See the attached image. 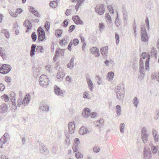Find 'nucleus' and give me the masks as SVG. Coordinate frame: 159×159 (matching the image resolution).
<instances>
[{
  "mask_svg": "<svg viewBox=\"0 0 159 159\" xmlns=\"http://www.w3.org/2000/svg\"><path fill=\"white\" fill-rule=\"evenodd\" d=\"M74 66L73 60L71 59L70 62L68 64L67 66L70 69L72 68Z\"/></svg>",
  "mask_w": 159,
  "mask_h": 159,
  "instance_id": "a19ab883",
  "label": "nucleus"
},
{
  "mask_svg": "<svg viewBox=\"0 0 159 159\" xmlns=\"http://www.w3.org/2000/svg\"><path fill=\"white\" fill-rule=\"evenodd\" d=\"M100 150V149L97 147H95L93 148V151L95 153L98 152Z\"/></svg>",
  "mask_w": 159,
  "mask_h": 159,
  "instance_id": "8fccbe9b",
  "label": "nucleus"
},
{
  "mask_svg": "<svg viewBox=\"0 0 159 159\" xmlns=\"http://www.w3.org/2000/svg\"><path fill=\"white\" fill-rule=\"evenodd\" d=\"M143 156L144 159H150L152 157L151 153L150 151L145 148L143 150Z\"/></svg>",
  "mask_w": 159,
  "mask_h": 159,
  "instance_id": "f8f14e48",
  "label": "nucleus"
},
{
  "mask_svg": "<svg viewBox=\"0 0 159 159\" xmlns=\"http://www.w3.org/2000/svg\"><path fill=\"white\" fill-rule=\"evenodd\" d=\"M141 39L143 41L146 42L148 41V36L147 34L146 30L145 27H141Z\"/></svg>",
  "mask_w": 159,
  "mask_h": 159,
  "instance_id": "39448f33",
  "label": "nucleus"
},
{
  "mask_svg": "<svg viewBox=\"0 0 159 159\" xmlns=\"http://www.w3.org/2000/svg\"><path fill=\"white\" fill-rule=\"evenodd\" d=\"M10 65L6 64H3L0 66V73L3 74H5L8 73L11 70Z\"/></svg>",
  "mask_w": 159,
  "mask_h": 159,
  "instance_id": "f03ea898",
  "label": "nucleus"
},
{
  "mask_svg": "<svg viewBox=\"0 0 159 159\" xmlns=\"http://www.w3.org/2000/svg\"><path fill=\"white\" fill-rule=\"evenodd\" d=\"M39 83L41 86H47L49 83V80L48 76L45 75H42L40 77Z\"/></svg>",
  "mask_w": 159,
  "mask_h": 159,
  "instance_id": "f257e3e1",
  "label": "nucleus"
},
{
  "mask_svg": "<svg viewBox=\"0 0 159 159\" xmlns=\"http://www.w3.org/2000/svg\"><path fill=\"white\" fill-rule=\"evenodd\" d=\"M66 80L69 82H71L72 80L71 77L70 76H67L66 78Z\"/></svg>",
  "mask_w": 159,
  "mask_h": 159,
  "instance_id": "e2e57ef3",
  "label": "nucleus"
},
{
  "mask_svg": "<svg viewBox=\"0 0 159 159\" xmlns=\"http://www.w3.org/2000/svg\"><path fill=\"white\" fill-rule=\"evenodd\" d=\"M125 125L124 123H121L120 124L119 127L120 132L121 133H123L125 130Z\"/></svg>",
  "mask_w": 159,
  "mask_h": 159,
  "instance_id": "c9c22d12",
  "label": "nucleus"
},
{
  "mask_svg": "<svg viewBox=\"0 0 159 159\" xmlns=\"http://www.w3.org/2000/svg\"><path fill=\"white\" fill-rule=\"evenodd\" d=\"M90 52L92 54H95L96 57L100 56L99 49L96 47H93L90 49Z\"/></svg>",
  "mask_w": 159,
  "mask_h": 159,
  "instance_id": "9b49d317",
  "label": "nucleus"
},
{
  "mask_svg": "<svg viewBox=\"0 0 159 159\" xmlns=\"http://www.w3.org/2000/svg\"><path fill=\"white\" fill-rule=\"evenodd\" d=\"M83 97L84 98H87L88 99H89V94L88 93L85 92L83 94Z\"/></svg>",
  "mask_w": 159,
  "mask_h": 159,
  "instance_id": "bf43d9fd",
  "label": "nucleus"
},
{
  "mask_svg": "<svg viewBox=\"0 0 159 159\" xmlns=\"http://www.w3.org/2000/svg\"><path fill=\"white\" fill-rule=\"evenodd\" d=\"M149 58H147L146 60V61L145 63V69L147 70H148L149 69Z\"/></svg>",
  "mask_w": 159,
  "mask_h": 159,
  "instance_id": "37998d69",
  "label": "nucleus"
},
{
  "mask_svg": "<svg viewBox=\"0 0 159 159\" xmlns=\"http://www.w3.org/2000/svg\"><path fill=\"white\" fill-rule=\"evenodd\" d=\"M64 54V50L63 49H58L56 51V54L53 58L54 61L57 60L58 57L62 56Z\"/></svg>",
  "mask_w": 159,
  "mask_h": 159,
  "instance_id": "0eeeda50",
  "label": "nucleus"
},
{
  "mask_svg": "<svg viewBox=\"0 0 159 159\" xmlns=\"http://www.w3.org/2000/svg\"><path fill=\"white\" fill-rule=\"evenodd\" d=\"M4 32L5 36L7 38H8L10 36V34L9 32L6 30H5Z\"/></svg>",
  "mask_w": 159,
  "mask_h": 159,
  "instance_id": "052dcab7",
  "label": "nucleus"
},
{
  "mask_svg": "<svg viewBox=\"0 0 159 159\" xmlns=\"http://www.w3.org/2000/svg\"><path fill=\"white\" fill-rule=\"evenodd\" d=\"M87 82L89 88L90 89H93V86L91 80L89 79H87Z\"/></svg>",
  "mask_w": 159,
  "mask_h": 159,
  "instance_id": "2f4dec72",
  "label": "nucleus"
},
{
  "mask_svg": "<svg viewBox=\"0 0 159 159\" xmlns=\"http://www.w3.org/2000/svg\"><path fill=\"white\" fill-rule=\"evenodd\" d=\"M38 35V40L39 41H43L45 39V34L44 30L41 27H39L37 29Z\"/></svg>",
  "mask_w": 159,
  "mask_h": 159,
  "instance_id": "7ed1b4c3",
  "label": "nucleus"
},
{
  "mask_svg": "<svg viewBox=\"0 0 159 159\" xmlns=\"http://www.w3.org/2000/svg\"><path fill=\"white\" fill-rule=\"evenodd\" d=\"M31 37L33 41L35 42L37 39V35L35 32H33L32 34Z\"/></svg>",
  "mask_w": 159,
  "mask_h": 159,
  "instance_id": "49530a36",
  "label": "nucleus"
},
{
  "mask_svg": "<svg viewBox=\"0 0 159 159\" xmlns=\"http://www.w3.org/2000/svg\"><path fill=\"white\" fill-rule=\"evenodd\" d=\"M151 149L153 153L156 154L157 152L158 148L157 147L152 145L151 148Z\"/></svg>",
  "mask_w": 159,
  "mask_h": 159,
  "instance_id": "58836bf2",
  "label": "nucleus"
},
{
  "mask_svg": "<svg viewBox=\"0 0 159 159\" xmlns=\"http://www.w3.org/2000/svg\"><path fill=\"white\" fill-rule=\"evenodd\" d=\"M107 8L109 10V11L110 13H113L114 12V10L113 9L111 5H108L107 6Z\"/></svg>",
  "mask_w": 159,
  "mask_h": 159,
  "instance_id": "c03bdc74",
  "label": "nucleus"
},
{
  "mask_svg": "<svg viewBox=\"0 0 159 159\" xmlns=\"http://www.w3.org/2000/svg\"><path fill=\"white\" fill-rule=\"evenodd\" d=\"M85 0H78L75 6V8L77 11H78L79 8L81 6L83 2Z\"/></svg>",
  "mask_w": 159,
  "mask_h": 159,
  "instance_id": "4be33fe9",
  "label": "nucleus"
},
{
  "mask_svg": "<svg viewBox=\"0 0 159 159\" xmlns=\"http://www.w3.org/2000/svg\"><path fill=\"white\" fill-rule=\"evenodd\" d=\"M1 98L2 99H3L6 102H8L10 99V98L8 96L5 94L2 95L1 97Z\"/></svg>",
  "mask_w": 159,
  "mask_h": 159,
  "instance_id": "e433bc0d",
  "label": "nucleus"
},
{
  "mask_svg": "<svg viewBox=\"0 0 159 159\" xmlns=\"http://www.w3.org/2000/svg\"><path fill=\"white\" fill-rule=\"evenodd\" d=\"M75 144L74 145H78L80 143V140L78 139L75 138L74 140Z\"/></svg>",
  "mask_w": 159,
  "mask_h": 159,
  "instance_id": "0e129e2a",
  "label": "nucleus"
},
{
  "mask_svg": "<svg viewBox=\"0 0 159 159\" xmlns=\"http://www.w3.org/2000/svg\"><path fill=\"white\" fill-rule=\"evenodd\" d=\"M68 125L69 132L70 134L73 133L75 128L74 122H70L68 123Z\"/></svg>",
  "mask_w": 159,
  "mask_h": 159,
  "instance_id": "ddd939ff",
  "label": "nucleus"
},
{
  "mask_svg": "<svg viewBox=\"0 0 159 159\" xmlns=\"http://www.w3.org/2000/svg\"><path fill=\"white\" fill-rule=\"evenodd\" d=\"M114 74L113 72H109L107 75L108 79V80H111L113 79Z\"/></svg>",
  "mask_w": 159,
  "mask_h": 159,
  "instance_id": "473e14b6",
  "label": "nucleus"
},
{
  "mask_svg": "<svg viewBox=\"0 0 159 159\" xmlns=\"http://www.w3.org/2000/svg\"><path fill=\"white\" fill-rule=\"evenodd\" d=\"M24 25L25 27L27 28V30L26 31V32H27L29 30L31 29L32 27L31 23L28 20H27L25 21Z\"/></svg>",
  "mask_w": 159,
  "mask_h": 159,
  "instance_id": "f3484780",
  "label": "nucleus"
},
{
  "mask_svg": "<svg viewBox=\"0 0 159 159\" xmlns=\"http://www.w3.org/2000/svg\"><path fill=\"white\" fill-rule=\"evenodd\" d=\"M71 10L70 9H67L66 10L65 14L67 16H69L71 13Z\"/></svg>",
  "mask_w": 159,
  "mask_h": 159,
  "instance_id": "338daca9",
  "label": "nucleus"
},
{
  "mask_svg": "<svg viewBox=\"0 0 159 159\" xmlns=\"http://www.w3.org/2000/svg\"><path fill=\"white\" fill-rule=\"evenodd\" d=\"M62 33V31L60 29L56 30L55 31V34L57 37H60Z\"/></svg>",
  "mask_w": 159,
  "mask_h": 159,
  "instance_id": "7c9ffc66",
  "label": "nucleus"
},
{
  "mask_svg": "<svg viewBox=\"0 0 159 159\" xmlns=\"http://www.w3.org/2000/svg\"><path fill=\"white\" fill-rule=\"evenodd\" d=\"M59 44L62 46L66 44V40L65 38H63L59 41Z\"/></svg>",
  "mask_w": 159,
  "mask_h": 159,
  "instance_id": "ea45409f",
  "label": "nucleus"
},
{
  "mask_svg": "<svg viewBox=\"0 0 159 159\" xmlns=\"http://www.w3.org/2000/svg\"><path fill=\"white\" fill-rule=\"evenodd\" d=\"M139 102V100L138 99V98L136 97H135L133 99V103L136 107H137L138 105Z\"/></svg>",
  "mask_w": 159,
  "mask_h": 159,
  "instance_id": "cd10ccee",
  "label": "nucleus"
},
{
  "mask_svg": "<svg viewBox=\"0 0 159 159\" xmlns=\"http://www.w3.org/2000/svg\"><path fill=\"white\" fill-rule=\"evenodd\" d=\"M9 13L13 17H16L17 16V14L16 13V12H15V13H14L12 11H10Z\"/></svg>",
  "mask_w": 159,
  "mask_h": 159,
  "instance_id": "5fc2aeb1",
  "label": "nucleus"
},
{
  "mask_svg": "<svg viewBox=\"0 0 159 159\" xmlns=\"http://www.w3.org/2000/svg\"><path fill=\"white\" fill-rule=\"evenodd\" d=\"M152 134L154 140L156 142H158L159 137L158 132L155 130L153 129L152 131Z\"/></svg>",
  "mask_w": 159,
  "mask_h": 159,
  "instance_id": "a211bd4d",
  "label": "nucleus"
},
{
  "mask_svg": "<svg viewBox=\"0 0 159 159\" xmlns=\"http://www.w3.org/2000/svg\"><path fill=\"white\" fill-rule=\"evenodd\" d=\"M104 121L103 119H100L99 120L97 121L96 122H94L96 127L97 126L99 127H101L103 125Z\"/></svg>",
  "mask_w": 159,
  "mask_h": 159,
  "instance_id": "5701e85b",
  "label": "nucleus"
},
{
  "mask_svg": "<svg viewBox=\"0 0 159 159\" xmlns=\"http://www.w3.org/2000/svg\"><path fill=\"white\" fill-rule=\"evenodd\" d=\"M4 51L2 48H0V55L2 57L3 59L5 60L6 58V55L4 52Z\"/></svg>",
  "mask_w": 159,
  "mask_h": 159,
  "instance_id": "c85d7f7f",
  "label": "nucleus"
},
{
  "mask_svg": "<svg viewBox=\"0 0 159 159\" xmlns=\"http://www.w3.org/2000/svg\"><path fill=\"white\" fill-rule=\"evenodd\" d=\"M30 99V96L29 94H26L22 100L24 106H26L29 102Z\"/></svg>",
  "mask_w": 159,
  "mask_h": 159,
  "instance_id": "2eb2a0df",
  "label": "nucleus"
},
{
  "mask_svg": "<svg viewBox=\"0 0 159 159\" xmlns=\"http://www.w3.org/2000/svg\"><path fill=\"white\" fill-rule=\"evenodd\" d=\"M90 111L89 108H86L84 109L82 113V116L85 117H88L90 114Z\"/></svg>",
  "mask_w": 159,
  "mask_h": 159,
  "instance_id": "dca6fc26",
  "label": "nucleus"
},
{
  "mask_svg": "<svg viewBox=\"0 0 159 159\" xmlns=\"http://www.w3.org/2000/svg\"><path fill=\"white\" fill-rule=\"evenodd\" d=\"M89 132L88 129L84 127H81L79 131V133L80 134L84 135L86 134Z\"/></svg>",
  "mask_w": 159,
  "mask_h": 159,
  "instance_id": "6ab92c4d",
  "label": "nucleus"
},
{
  "mask_svg": "<svg viewBox=\"0 0 159 159\" xmlns=\"http://www.w3.org/2000/svg\"><path fill=\"white\" fill-rule=\"evenodd\" d=\"M75 26L74 25H71L69 28V32H72L75 28Z\"/></svg>",
  "mask_w": 159,
  "mask_h": 159,
  "instance_id": "864d4df0",
  "label": "nucleus"
},
{
  "mask_svg": "<svg viewBox=\"0 0 159 159\" xmlns=\"http://www.w3.org/2000/svg\"><path fill=\"white\" fill-rule=\"evenodd\" d=\"M140 68L141 70H142L143 68V62L142 61V58H141L140 62Z\"/></svg>",
  "mask_w": 159,
  "mask_h": 159,
  "instance_id": "680f3d73",
  "label": "nucleus"
},
{
  "mask_svg": "<svg viewBox=\"0 0 159 159\" xmlns=\"http://www.w3.org/2000/svg\"><path fill=\"white\" fill-rule=\"evenodd\" d=\"M8 106L5 103H3L0 106V109L2 113H5L7 111Z\"/></svg>",
  "mask_w": 159,
  "mask_h": 159,
  "instance_id": "412c9836",
  "label": "nucleus"
},
{
  "mask_svg": "<svg viewBox=\"0 0 159 159\" xmlns=\"http://www.w3.org/2000/svg\"><path fill=\"white\" fill-rule=\"evenodd\" d=\"M30 12L34 13L35 15L38 16L39 15V14L35 11L34 9L31 7H30L29 8Z\"/></svg>",
  "mask_w": 159,
  "mask_h": 159,
  "instance_id": "72a5a7b5",
  "label": "nucleus"
},
{
  "mask_svg": "<svg viewBox=\"0 0 159 159\" xmlns=\"http://www.w3.org/2000/svg\"><path fill=\"white\" fill-rule=\"evenodd\" d=\"M38 51L39 52H42L43 50V48L41 46H38L37 48Z\"/></svg>",
  "mask_w": 159,
  "mask_h": 159,
  "instance_id": "13d9d810",
  "label": "nucleus"
},
{
  "mask_svg": "<svg viewBox=\"0 0 159 159\" xmlns=\"http://www.w3.org/2000/svg\"><path fill=\"white\" fill-rule=\"evenodd\" d=\"M7 141L6 138L4 136H2L0 139V146L1 148H3L2 144H4Z\"/></svg>",
  "mask_w": 159,
  "mask_h": 159,
  "instance_id": "bb28decb",
  "label": "nucleus"
},
{
  "mask_svg": "<svg viewBox=\"0 0 159 159\" xmlns=\"http://www.w3.org/2000/svg\"><path fill=\"white\" fill-rule=\"evenodd\" d=\"M39 148L40 152L41 153H43L44 152L48 153L49 152L48 150L47 147L42 143H39Z\"/></svg>",
  "mask_w": 159,
  "mask_h": 159,
  "instance_id": "6e6552de",
  "label": "nucleus"
},
{
  "mask_svg": "<svg viewBox=\"0 0 159 159\" xmlns=\"http://www.w3.org/2000/svg\"><path fill=\"white\" fill-rule=\"evenodd\" d=\"M115 38L116 39V44H118L119 42V37L118 35L117 34H115Z\"/></svg>",
  "mask_w": 159,
  "mask_h": 159,
  "instance_id": "4d7b16f0",
  "label": "nucleus"
},
{
  "mask_svg": "<svg viewBox=\"0 0 159 159\" xmlns=\"http://www.w3.org/2000/svg\"><path fill=\"white\" fill-rule=\"evenodd\" d=\"M109 50V48L107 46L102 47L100 49V52L103 56L106 55Z\"/></svg>",
  "mask_w": 159,
  "mask_h": 159,
  "instance_id": "4468645a",
  "label": "nucleus"
},
{
  "mask_svg": "<svg viewBox=\"0 0 159 159\" xmlns=\"http://www.w3.org/2000/svg\"><path fill=\"white\" fill-rule=\"evenodd\" d=\"M39 108L40 110L44 111H48L49 110V107L45 104L40 106Z\"/></svg>",
  "mask_w": 159,
  "mask_h": 159,
  "instance_id": "393cba45",
  "label": "nucleus"
},
{
  "mask_svg": "<svg viewBox=\"0 0 159 159\" xmlns=\"http://www.w3.org/2000/svg\"><path fill=\"white\" fill-rule=\"evenodd\" d=\"M72 148L74 152H77L78 151V145H73Z\"/></svg>",
  "mask_w": 159,
  "mask_h": 159,
  "instance_id": "603ef678",
  "label": "nucleus"
},
{
  "mask_svg": "<svg viewBox=\"0 0 159 159\" xmlns=\"http://www.w3.org/2000/svg\"><path fill=\"white\" fill-rule=\"evenodd\" d=\"M156 116L154 117V118L155 120H157L158 118V117L159 116V111H157L156 113Z\"/></svg>",
  "mask_w": 159,
  "mask_h": 159,
  "instance_id": "774afa93",
  "label": "nucleus"
},
{
  "mask_svg": "<svg viewBox=\"0 0 159 159\" xmlns=\"http://www.w3.org/2000/svg\"><path fill=\"white\" fill-rule=\"evenodd\" d=\"M55 93L58 96H63L65 93V91L63 90H54Z\"/></svg>",
  "mask_w": 159,
  "mask_h": 159,
  "instance_id": "a878e982",
  "label": "nucleus"
},
{
  "mask_svg": "<svg viewBox=\"0 0 159 159\" xmlns=\"http://www.w3.org/2000/svg\"><path fill=\"white\" fill-rule=\"evenodd\" d=\"M66 143L67 145V146L68 147L69 146L70 144V140L69 139V136L67 134H66Z\"/></svg>",
  "mask_w": 159,
  "mask_h": 159,
  "instance_id": "79ce46f5",
  "label": "nucleus"
},
{
  "mask_svg": "<svg viewBox=\"0 0 159 159\" xmlns=\"http://www.w3.org/2000/svg\"><path fill=\"white\" fill-rule=\"evenodd\" d=\"M44 26L46 30L47 31L48 30L50 29V23L48 21H46L45 23Z\"/></svg>",
  "mask_w": 159,
  "mask_h": 159,
  "instance_id": "a18cd8bd",
  "label": "nucleus"
},
{
  "mask_svg": "<svg viewBox=\"0 0 159 159\" xmlns=\"http://www.w3.org/2000/svg\"><path fill=\"white\" fill-rule=\"evenodd\" d=\"M72 20L74 23L77 25H82L83 24V21L78 16H73L72 17Z\"/></svg>",
  "mask_w": 159,
  "mask_h": 159,
  "instance_id": "9d476101",
  "label": "nucleus"
},
{
  "mask_svg": "<svg viewBox=\"0 0 159 159\" xmlns=\"http://www.w3.org/2000/svg\"><path fill=\"white\" fill-rule=\"evenodd\" d=\"M147 129L145 127H143L141 130V136L142 137V139L143 142L145 143L148 141V138L149 135L147 134Z\"/></svg>",
  "mask_w": 159,
  "mask_h": 159,
  "instance_id": "20e7f679",
  "label": "nucleus"
},
{
  "mask_svg": "<svg viewBox=\"0 0 159 159\" xmlns=\"http://www.w3.org/2000/svg\"><path fill=\"white\" fill-rule=\"evenodd\" d=\"M116 112L117 114V116L119 117L120 116L121 114V110L120 106L119 105H117L116 107Z\"/></svg>",
  "mask_w": 159,
  "mask_h": 159,
  "instance_id": "aec40b11",
  "label": "nucleus"
},
{
  "mask_svg": "<svg viewBox=\"0 0 159 159\" xmlns=\"http://www.w3.org/2000/svg\"><path fill=\"white\" fill-rule=\"evenodd\" d=\"M17 103L18 107H20L21 105H23L22 99L21 98L19 99Z\"/></svg>",
  "mask_w": 159,
  "mask_h": 159,
  "instance_id": "09e8293b",
  "label": "nucleus"
},
{
  "mask_svg": "<svg viewBox=\"0 0 159 159\" xmlns=\"http://www.w3.org/2000/svg\"><path fill=\"white\" fill-rule=\"evenodd\" d=\"M117 98L120 100H123L125 96V91L124 90H119L116 92Z\"/></svg>",
  "mask_w": 159,
  "mask_h": 159,
  "instance_id": "1a4fd4ad",
  "label": "nucleus"
},
{
  "mask_svg": "<svg viewBox=\"0 0 159 159\" xmlns=\"http://www.w3.org/2000/svg\"><path fill=\"white\" fill-rule=\"evenodd\" d=\"M142 58L144 59L148 58L150 59L149 55L146 52H143L142 54Z\"/></svg>",
  "mask_w": 159,
  "mask_h": 159,
  "instance_id": "de8ad7c7",
  "label": "nucleus"
},
{
  "mask_svg": "<svg viewBox=\"0 0 159 159\" xmlns=\"http://www.w3.org/2000/svg\"><path fill=\"white\" fill-rule=\"evenodd\" d=\"M50 5L52 8H55L57 6V3L56 1H54L51 2Z\"/></svg>",
  "mask_w": 159,
  "mask_h": 159,
  "instance_id": "4c0bfd02",
  "label": "nucleus"
},
{
  "mask_svg": "<svg viewBox=\"0 0 159 159\" xmlns=\"http://www.w3.org/2000/svg\"><path fill=\"white\" fill-rule=\"evenodd\" d=\"M72 43V44L73 43L75 46H76L78 44L79 42L78 39H75L73 40Z\"/></svg>",
  "mask_w": 159,
  "mask_h": 159,
  "instance_id": "3c124183",
  "label": "nucleus"
},
{
  "mask_svg": "<svg viewBox=\"0 0 159 159\" xmlns=\"http://www.w3.org/2000/svg\"><path fill=\"white\" fill-rule=\"evenodd\" d=\"M82 156L80 153L79 152H78L77 153H76L75 154V156L78 159L81 158Z\"/></svg>",
  "mask_w": 159,
  "mask_h": 159,
  "instance_id": "69168bd1",
  "label": "nucleus"
},
{
  "mask_svg": "<svg viewBox=\"0 0 159 159\" xmlns=\"http://www.w3.org/2000/svg\"><path fill=\"white\" fill-rule=\"evenodd\" d=\"M98 27L99 30H101L103 29L104 27V25L101 22L99 24Z\"/></svg>",
  "mask_w": 159,
  "mask_h": 159,
  "instance_id": "6e6d98bb",
  "label": "nucleus"
},
{
  "mask_svg": "<svg viewBox=\"0 0 159 159\" xmlns=\"http://www.w3.org/2000/svg\"><path fill=\"white\" fill-rule=\"evenodd\" d=\"M105 18L107 22L111 23V20L109 13H107L105 15Z\"/></svg>",
  "mask_w": 159,
  "mask_h": 159,
  "instance_id": "f704fd0d",
  "label": "nucleus"
},
{
  "mask_svg": "<svg viewBox=\"0 0 159 159\" xmlns=\"http://www.w3.org/2000/svg\"><path fill=\"white\" fill-rule=\"evenodd\" d=\"M36 47V46L33 44L31 46L30 52V55L31 57L33 56L35 54L34 52Z\"/></svg>",
  "mask_w": 159,
  "mask_h": 159,
  "instance_id": "c756f323",
  "label": "nucleus"
},
{
  "mask_svg": "<svg viewBox=\"0 0 159 159\" xmlns=\"http://www.w3.org/2000/svg\"><path fill=\"white\" fill-rule=\"evenodd\" d=\"M10 95L11 97V100H12L14 99L13 98H14L15 96V94L13 92H11V93H10ZM13 102V105H13V109H14L15 108V109H16V104L15 102H14L13 101H12Z\"/></svg>",
  "mask_w": 159,
  "mask_h": 159,
  "instance_id": "b1692460",
  "label": "nucleus"
},
{
  "mask_svg": "<svg viewBox=\"0 0 159 159\" xmlns=\"http://www.w3.org/2000/svg\"><path fill=\"white\" fill-rule=\"evenodd\" d=\"M95 10L99 15L103 14L104 12V5L102 4L97 5L95 8Z\"/></svg>",
  "mask_w": 159,
  "mask_h": 159,
  "instance_id": "423d86ee",
  "label": "nucleus"
}]
</instances>
